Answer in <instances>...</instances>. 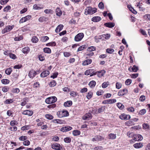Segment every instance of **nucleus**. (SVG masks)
Wrapping results in <instances>:
<instances>
[{
	"instance_id": "nucleus-1",
	"label": "nucleus",
	"mask_w": 150,
	"mask_h": 150,
	"mask_svg": "<svg viewBox=\"0 0 150 150\" xmlns=\"http://www.w3.org/2000/svg\"><path fill=\"white\" fill-rule=\"evenodd\" d=\"M97 11V9L95 8H92L91 7H87L85 12V14L86 15L88 14H92L95 13Z\"/></svg>"
},
{
	"instance_id": "nucleus-2",
	"label": "nucleus",
	"mask_w": 150,
	"mask_h": 150,
	"mask_svg": "<svg viewBox=\"0 0 150 150\" xmlns=\"http://www.w3.org/2000/svg\"><path fill=\"white\" fill-rule=\"evenodd\" d=\"M92 137V138L91 139V140L93 142L101 141L105 139L104 137L99 135L93 136Z\"/></svg>"
},
{
	"instance_id": "nucleus-3",
	"label": "nucleus",
	"mask_w": 150,
	"mask_h": 150,
	"mask_svg": "<svg viewBox=\"0 0 150 150\" xmlns=\"http://www.w3.org/2000/svg\"><path fill=\"white\" fill-rule=\"evenodd\" d=\"M57 115L59 117L62 118L68 116L69 113L67 111H60L57 112Z\"/></svg>"
},
{
	"instance_id": "nucleus-4",
	"label": "nucleus",
	"mask_w": 150,
	"mask_h": 150,
	"mask_svg": "<svg viewBox=\"0 0 150 150\" xmlns=\"http://www.w3.org/2000/svg\"><path fill=\"white\" fill-rule=\"evenodd\" d=\"M57 98L55 96L49 97L45 99V102L47 104H51L56 101Z\"/></svg>"
},
{
	"instance_id": "nucleus-5",
	"label": "nucleus",
	"mask_w": 150,
	"mask_h": 150,
	"mask_svg": "<svg viewBox=\"0 0 150 150\" xmlns=\"http://www.w3.org/2000/svg\"><path fill=\"white\" fill-rule=\"evenodd\" d=\"M106 71L104 70H103L101 71H97L96 72L94 73L93 74L91 75L90 76H92L93 75H95L96 74L97 76L99 77H101L103 76L105 73Z\"/></svg>"
},
{
	"instance_id": "nucleus-6",
	"label": "nucleus",
	"mask_w": 150,
	"mask_h": 150,
	"mask_svg": "<svg viewBox=\"0 0 150 150\" xmlns=\"http://www.w3.org/2000/svg\"><path fill=\"white\" fill-rule=\"evenodd\" d=\"M84 37L83 33H80L77 34L74 38V40L78 42L81 41Z\"/></svg>"
},
{
	"instance_id": "nucleus-7",
	"label": "nucleus",
	"mask_w": 150,
	"mask_h": 150,
	"mask_svg": "<svg viewBox=\"0 0 150 150\" xmlns=\"http://www.w3.org/2000/svg\"><path fill=\"white\" fill-rule=\"evenodd\" d=\"M14 26L13 25L12 26L10 25L7 26L2 30V33L4 34L10 31L13 28Z\"/></svg>"
},
{
	"instance_id": "nucleus-8",
	"label": "nucleus",
	"mask_w": 150,
	"mask_h": 150,
	"mask_svg": "<svg viewBox=\"0 0 150 150\" xmlns=\"http://www.w3.org/2000/svg\"><path fill=\"white\" fill-rule=\"evenodd\" d=\"M52 148L53 149L57 150H61L62 149V147L60 144L56 143H55L52 145Z\"/></svg>"
},
{
	"instance_id": "nucleus-9",
	"label": "nucleus",
	"mask_w": 150,
	"mask_h": 150,
	"mask_svg": "<svg viewBox=\"0 0 150 150\" xmlns=\"http://www.w3.org/2000/svg\"><path fill=\"white\" fill-rule=\"evenodd\" d=\"M143 139L142 136L139 134H136L133 137V138L131 141L134 140V141H139Z\"/></svg>"
},
{
	"instance_id": "nucleus-10",
	"label": "nucleus",
	"mask_w": 150,
	"mask_h": 150,
	"mask_svg": "<svg viewBox=\"0 0 150 150\" xmlns=\"http://www.w3.org/2000/svg\"><path fill=\"white\" fill-rule=\"evenodd\" d=\"M31 18V16L30 15H28L25 17L22 18L20 20V23H22L25 22L28 20H29Z\"/></svg>"
},
{
	"instance_id": "nucleus-11",
	"label": "nucleus",
	"mask_w": 150,
	"mask_h": 150,
	"mask_svg": "<svg viewBox=\"0 0 150 150\" xmlns=\"http://www.w3.org/2000/svg\"><path fill=\"white\" fill-rule=\"evenodd\" d=\"M116 102L115 99H108L105 100L103 101L102 103L104 104H113Z\"/></svg>"
},
{
	"instance_id": "nucleus-12",
	"label": "nucleus",
	"mask_w": 150,
	"mask_h": 150,
	"mask_svg": "<svg viewBox=\"0 0 150 150\" xmlns=\"http://www.w3.org/2000/svg\"><path fill=\"white\" fill-rule=\"evenodd\" d=\"M119 118L122 120H127L130 119L131 117L129 115L122 114L119 116Z\"/></svg>"
},
{
	"instance_id": "nucleus-13",
	"label": "nucleus",
	"mask_w": 150,
	"mask_h": 150,
	"mask_svg": "<svg viewBox=\"0 0 150 150\" xmlns=\"http://www.w3.org/2000/svg\"><path fill=\"white\" fill-rule=\"evenodd\" d=\"M22 114L23 115H28V116H31L33 114V112L31 110H24Z\"/></svg>"
},
{
	"instance_id": "nucleus-14",
	"label": "nucleus",
	"mask_w": 150,
	"mask_h": 150,
	"mask_svg": "<svg viewBox=\"0 0 150 150\" xmlns=\"http://www.w3.org/2000/svg\"><path fill=\"white\" fill-rule=\"evenodd\" d=\"M50 74L49 71L45 70L43 71L40 74V76L42 78H44Z\"/></svg>"
},
{
	"instance_id": "nucleus-15",
	"label": "nucleus",
	"mask_w": 150,
	"mask_h": 150,
	"mask_svg": "<svg viewBox=\"0 0 150 150\" xmlns=\"http://www.w3.org/2000/svg\"><path fill=\"white\" fill-rule=\"evenodd\" d=\"M72 129V127L70 126H65L62 127L60 131L62 132H65L69 131Z\"/></svg>"
},
{
	"instance_id": "nucleus-16",
	"label": "nucleus",
	"mask_w": 150,
	"mask_h": 150,
	"mask_svg": "<svg viewBox=\"0 0 150 150\" xmlns=\"http://www.w3.org/2000/svg\"><path fill=\"white\" fill-rule=\"evenodd\" d=\"M92 118V115L91 113L89 112L83 116V120L91 119Z\"/></svg>"
},
{
	"instance_id": "nucleus-17",
	"label": "nucleus",
	"mask_w": 150,
	"mask_h": 150,
	"mask_svg": "<svg viewBox=\"0 0 150 150\" xmlns=\"http://www.w3.org/2000/svg\"><path fill=\"white\" fill-rule=\"evenodd\" d=\"M92 62V60L90 59H88L84 61L82 63L83 66H86L91 63Z\"/></svg>"
},
{
	"instance_id": "nucleus-18",
	"label": "nucleus",
	"mask_w": 150,
	"mask_h": 150,
	"mask_svg": "<svg viewBox=\"0 0 150 150\" xmlns=\"http://www.w3.org/2000/svg\"><path fill=\"white\" fill-rule=\"evenodd\" d=\"M36 74H37V72L34 70H32L29 71L28 75L30 78H33Z\"/></svg>"
},
{
	"instance_id": "nucleus-19",
	"label": "nucleus",
	"mask_w": 150,
	"mask_h": 150,
	"mask_svg": "<svg viewBox=\"0 0 150 150\" xmlns=\"http://www.w3.org/2000/svg\"><path fill=\"white\" fill-rule=\"evenodd\" d=\"M138 67L135 65H134L132 67H130L128 69V70L130 71L136 72L138 70Z\"/></svg>"
},
{
	"instance_id": "nucleus-20",
	"label": "nucleus",
	"mask_w": 150,
	"mask_h": 150,
	"mask_svg": "<svg viewBox=\"0 0 150 150\" xmlns=\"http://www.w3.org/2000/svg\"><path fill=\"white\" fill-rule=\"evenodd\" d=\"M18 73L17 71L16 72L13 73L11 76V78L13 79L16 80L18 78Z\"/></svg>"
},
{
	"instance_id": "nucleus-21",
	"label": "nucleus",
	"mask_w": 150,
	"mask_h": 150,
	"mask_svg": "<svg viewBox=\"0 0 150 150\" xmlns=\"http://www.w3.org/2000/svg\"><path fill=\"white\" fill-rule=\"evenodd\" d=\"M104 25L109 28H112L115 25V24L113 23H106L104 24Z\"/></svg>"
},
{
	"instance_id": "nucleus-22",
	"label": "nucleus",
	"mask_w": 150,
	"mask_h": 150,
	"mask_svg": "<svg viewBox=\"0 0 150 150\" xmlns=\"http://www.w3.org/2000/svg\"><path fill=\"white\" fill-rule=\"evenodd\" d=\"M94 73L93 70L92 69H89L86 70L85 72V74L86 75H88L89 74H93Z\"/></svg>"
},
{
	"instance_id": "nucleus-23",
	"label": "nucleus",
	"mask_w": 150,
	"mask_h": 150,
	"mask_svg": "<svg viewBox=\"0 0 150 150\" xmlns=\"http://www.w3.org/2000/svg\"><path fill=\"white\" fill-rule=\"evenodd\" d=\"M101 18L99 16H95L93 17L91 19L92 21L94 22H97L100 20Z\"/></svg>"
},
{
	"instance_id": "nucleus-24",
	"label": "nucleus",
	"mask_w": 150,
	"mask_h": 150,
	"mask_svg": "<svg viewBox=\"0 0 150 150\" xmlns=\"http://www.w3.org/2000/svg\"><path fill=\"white\" fill-rule=\"evenodd\" d=\"M22 51L23 53L27 54L30 51V49L28 47H25L22 49Z\"/></svg>"
},
{
	"instance_id": "nucleus-25",
	"label": "nucleus",
	"mask_w": 150,
	"mask_h": 150,
	"mask_svg": "<svg viewBox=\"0 0 150 150\" xmlns=\"http://www.w3.org/2000/svg\"><path fill=\"white\" fill-rule=\"evenodd\" d=\"M133 146L136 148H140L143 146V145L141 143H138L134 144Z\"/></svg>"
},
{
	"instance_id": "nucleus-26",
	"label": "nucleus",
	"mask_w": 150,
	"mask_h": 150,
	"mask_svg": "<svg viewBox=\"0 0 150 150\" xmlns=\"http://www.w3.org/2000/svg\"><path fill=\"white\" fill-rule=\"evenodd\" d=\"M125 91H126L127 92V90L125 89H123L122 90H120L118 93V95L119 96H123L125 94V93H124V92Z\"/></svg>"
},
{
	"instance_id": "nucleus-27",
	"label": "nucleus",
	"mask_w": 150,
	"mask_h": 150,
	"mask_svg": "<svg viewBox=\"0 0 150 150\" xmlns=\"http://www.w3.org/2000/svg\"><path fill=\"white\" fill-rule=\"evenodd\" d=\"M72 101L71 100H69L65 102L64 105L66 107H68L72 105Z\"/></svg>"
},
{
	"instance_id": "nucleus-28",
	"label": "nucleus",
	"mask_w": 150,
	"mask_h": 150,
	"mask_svg": "<svg viewBox=\"0 0 150 150\" xmlns=\"http://www.w3.org/2000/svg\"><path fill=\"white\" fill-rule=\"evenodd\" d=\"M56 14L57 16H60L62 15V12L59 8H57L56 10Z\"/></svg>"
},
{
	"instance_id": "nucleus-29",
	"label": "nucleus",
	"mask_w": 150,
	"mask_h": 150,
	"mask_svg": "<svg viewBox=\"0 0 150 150\" xmlns=\"http://www.w3.org/2000/svg\"><path fill=\"white\" fill-rule=\"evenodd\" d=\"M88 85L91 88H93L95 87L96 85V82L94 81H91L89 83Z\"/></svg>"
},
{
	"instance_id": "nucleus-30",
	"label": "nucleus",
	"mask_w": 150,
	"mask_h": 150,
	"mask_svg": "<svg viewBox=\"0 0 150 150\" xmlns=\"http://www.w3.org/2000/svg\"><path fill=\"white\" fill-rule=\"evenodd\" d=\"M14 101V100L13 99H7L4 102V103L5 104H8L12 103Z\"/></svg>"
},
{
	"instance_id": "nucleus-31",
	"label": "nucleus",
	"mask_w": 150,
	"mask_h": 150,
	"mask_svg": "<svg viewBox=\"0 0 150 150\" xmlns=\"http://www.w3.org/2000/svg\"><path fill=\"white\" fill-rule=\"evenodd\" d=\"M109 139H114L116 137V134L113 133H110L108 135Z\"/></svg>"
},
{
	"instance_id": "nucleus-32",
	"label": "nucleus",
	"mask_w": 150,
	"mask_h": 150,
	"mask_svg": "<svg viewBox=\"0 0 150 150\" xmlns=\"http://www.w3.org/2000/svg\"><path fill=\"white\" fill-rule=\"evenodd\" d=\"M47 20V18L45 16L40 17L38 19L39 21L41 22H42L44 21H46Z\"/></svg>"
},
{
	"instance_id": "nucleus-33",
	"label": "nucleus",
	"mask_w": 150,
	"mask_h": 150,
	"mask_svg": "<svg viewBox=\"0 0 150 150\" xmlns=\"http://www.w3.org/2000/svg\"><path fill=\"white\" fill-rule=\"evenodd\" d=\"M49 39V37L47 36H45L41 37L40 40L42 42H45Z\"/></svg>"
},
{
	"instance_id": "nucleus-34",
	"label": "nucleus",
	"mask_w": 150,
	"mask_h": 150,
	"mask_svg": "<svg viewBox=\"0 0 150 150\" xmlns=\"http://www.w3.org/2000/svg\"><path fill=\"white\" fill-rule=\"evenodd\" d=\"M12 69L10 67L7 69L5 71V73L8 75H10L12 71Z\"/></svg>"
},
{
	"instance_id": "nucleus-35",
	"label": "nucleus",
	"mask_w": 150,
	"mask_h": 150,
	"mask_svg": "<svg viewBox=\"0 0 150 150\" xmlns=\"http://www.w3.org/2000/svg\"><path fill=\"white\" fill-rule=\"evenodd\" d=\"M73 134L74 136H77L80 134V131L78 130H74L73 132Z\"/></svg>"
},
{
	"instance_id": "nucleus-36",
	"label": "nucleus",
	"mask_w": 150,
	"mask_h": 150,
	"mask_svg": "<svg viewBox=\"0 0 150 150\" xmlns=\"http://www.w3.org/2000/svg\"><path fill=\"white\" fill-rule=\"evenodd\" d=\"M2 83L4 84H8L10 82L9 80L6 79H3L1 80Z\"/></svg>"
},
{
	"instance_id": "nucleus-37",
	"label": "nucleus",
	"mask_w": 150,
	"mask_h": 150,
	"mask_svg": "<svg viewBox=\"0 0 150 150\" xmlns=\"http://www.w3.org/2000/svg\"><path fill=\"white\" fill-rule=\"evenodd\" d=\"M43 51L45 53H51V49L48 47H45L43 49Z\"/></svg>"
},
{
	"instance_id": "nucleus-38",
	"label": "nucleus",
	"mask_w": 150,
	"mask_h": 150,
	"mask_svg": "<svg viewBox=\"0 0 150 150\" xmlns=\"http://www.w3.org/2000/svg\"><path fill=\"white\" fill-rule=\"evenodd\" d=\"M86 45H83L80 46L78 48L77 51L78 52L81 51L84 49H86Z\"/></svg>"
},
{
	"instance_id": "nucleus-39",
	"label": "nucleus",
	"mask_w": 150,
	"mask_h": 150,
	"mask_svg": "<svg viewBox=\"0 0 150 150\" xmlns=\"http://www.w3.org/2000/svg\"><path fill=\"white\" fill-rule=\"evenodd\" d=\"M19 139L21 141H25L27 139V137L26 136H21L19 138Z\"/></svg>"
},
{
	"instance_id": "nucleus-40",
	"label": "nucleus",
	"mask_w": 150,
	"mask_h": 150,
	"mask_svg": "<svg viewBox=\"0 0 150 150\" xmlns=\"http://www.w3.org/2000/svg\"><path fill=\"white\" fill-rule=\"evenodd\" d=\"M38 41V39L36 36L33 37L31 41L33 42L36 43H37Z\"/></svg>"
},
{
	"instance_id": "nucleus-41",
	"label": "nucleus",
	"mask_w": 150,
	"mask_h": 150,
	"mask_svg": "<svg viewBox=\"0 0 150 150\" xmlns=\"http://www.w3.org/2000/svg\"><path fill=\"white\" fill-rule=\"evenodd\" d=\"M146 112L145 109H144L140 110L138 114L141 115H143Z\"/></svg>"
},
{
	"instance_id": "nucleus-42",
	"label": "nucleus",
	"mask_w": 150,
	"mask_h": 150,
	"mask_svg": "<svg viewBox=\"0 0 150 150\" xmlns=\"http://www.w3.org/2000/svg\"><path fill=\"white\" fill-rule=\"evenodd\" d=\"M56 45V43L54 42H49L46 44V46H55Z\"/></svg>"
},
{
	"instance_id": "nucleus-43",
	"label": "nucleus",
	"mask_w": 150,
	"mask_h": 150,
	"mask_svg": "<svg viewBox=\"0 0 150 150\" xmlns=\"http://www.w3.org/2000/svg\"><path fill=\"white\" fill-rule=\"evenodd\" d=\"M56 83L54 80L52 81L49 84L50 86L51 87H54L56 84Z\"/></svg>"
},
{
	"instance_id": "nucleus-44",
	"label": "nucleus",
	"mask_w": 150,
	"mask_h": 150,
	"mask_svg": "<svg viewBox=\"0 0 150 150\" xmlns=\"http://www.w3.org/2000/svg\"><path fill=\"white\" fill-rule=\"evenodd\" d=\"M118 108L121 110L123 109L124 108V105L120 103H118L117 105Z\"/></svg>"
},
{
	"instance_id": "nucleus-45",
	"label": "nucleus",
	"mask_w": 150,
	"mask_h": 150,
	"mask_svg": "<svg viewBox=\"0 0 150 150\" xmlns=\"http://www.w3.org/2000/svg\"><path fill=\"white\" fill-rule=\"evenodd\" d=\"M30 127L29 125L24 126L21 127V129L23 131L28 130L29 129Z\"/></svg>"
},
{
	"instance_id": "nucleus-46",
	"label": "nucleus",
	"mask_w": 150,
	"mask_h": 150,
	"mask_svg": "<svg viewBox=\"0 0 150 150\" xmlns=\"http://www.w3.org/2000/svg\"><path fill=\"white\" fill-rule=\"evenodd\" d=\"M64 141L66 143H69L71 141V139L70 137H66L64 139Z\"/></svg>"
},
{
	"instance_id": "nucleus-47",
	"label": "nucleus",
	"mask_w": 150,
	"mask_h": 150,
	"mask_svg": "<svg viewBox=\"0 0 150 150\" xmlns=\"http://www.w3.org/2000/svg\"><path fill=\"white\" fill-rule=\"evenodd\" d=\"M125 124L127 126H130L134 125V123L131 121H129L126 122L125 123Z\"/></svg>"
},
{
	"instance_id": "nucleus-48",
	"label": "nucleus",
	"mask_w": 150,
	"mask_h": 150,
	"mask_svg": "<svg viewBox=\"0 0 150 150\" xmlns=\"http://www.w3.org/2000/svg\"><path fill=\"white\" fill-rule=\"evenodd\" d=\"M142 126L143 129H149V126L148 124L144 123Z\"/></svg>"
},
{
	"instance_id": "nucleus-49",
	"label": "nucleus",
	"mask_w": 150,
	"mask_h": 150,
	"mask_svg": "<svg viewBox=\"0 0 150 150\" xmlns=\"http://www.w3.org/2000/svg\"><path fill=\"white\" fill-rule=\"evenodd\" d=\"M105 108L104 107H102L98 110V113H100L103 112L105 110Z\"/></svg>"
},
{
	"instance_id": "nucleus-50",
	"label": "nucleus",
	"mask_w": 150,
	"mask_h": 150,
	"mask_svg": "<svg viewBox=\"0 0 150 150\" xmlns=\"http://www.w3.org/2000/svg\"><path fill=\"white\" fill-rule=\"evenodd\" d=\"M30 141L27 140H26L23 142V144L26 146H28L30 144Z\"/></svg>"
},
{
	"instance_id": "nucleus-51",
	"label": "nucleus",
	"mask_w": 150,
	"mask_h": 150,
	"mask_svg": "<svg viewBox=\"0 0 150 150\" xmlns=\"http://www.w3.org/2000/svg\"><path fill=\"white\" fill-rule=\"evenodd\" d=\"M108 85L109 83L108 82H105L102 83V86L103 88H106Z\"/></svg>"
},
{
	"instance_id": "nucleus-52",
	"label": "nucleus",
	"mask_w": 150,
	"mask_h": 150,
	"mask_svg": "<svg viewBox=\"0 0 150 150\" xmlns=\"http://www.w3.org/2000/svg\"><path fill=\"white\" fill-rule=\"evenodd\" d=\"M45 117L46 118L49 120L52 119L53 117L52 115L50 114H46L45 115Z\"/></svg>"
},
{
	"instance_id": "nucleus-53",
	"label": "nucleus",
	"mask_w": 150,
	"mask_h": 150,
	"mask_svg": "<svg viewBox=\"0 0 150 150\" xmlns=\"http://www.w3.org/2000/svg\"><path fill=\"white\" fill-rule=\"evenodd\" d=\"M92 93L91 92H89L88 93L86 96L87 98L88 99H90L92 97Z\"/></svg>"
},
{
	"instance_id": "nucleus-54",
	"label": "nucleus",
	"mask_w": 150,
	"mask_h": 150,
	"mask_svg": "<svg viewBox=\"0 0 150 150\" xmlns=\"http://www.w3.org/2000/svg\"><path fill=\"white\" fill-rule=\"evenodd\" d=\"M9 89V88L7 86L3 87L2 89V91L4 92H7Z\"/></svg>"
},
{
	"instance_id": "nucleus-55",
	"label": "nucleus",
	"mask_w": 150,
	"mask_h": 150,
	"mask_svg": "<svg viewBox=\"0 0 150 150\" xmlns=\"http://www.w3.org/2000/svg\"><path fill=\"white\" fill-rule=\"evenodd\" d=\"M88 50L90 52L96 50V47L94 46L90 47L88 48Z\"/></svg>"
},
{
	"instance_id": "nucleus-56",
	"label": "nucleus",
	"mask_w": 150,
	"mask_h": 150,
	"mask_svg": "<svg viewBox=\"0 0 150 150\" xmlns=\"http://www.w3.org/2000/svg\"><path fill=\"white\" fill-rule=\"evenodd\" d=\"M58 75V73L57 72H55L52 75H51L50 77L53 79H54L56 78Z\"/></svg>"
},
{
	"instance_id": "nucleus-57",
	"label": "nucleus",
	"mask_w": 150,
	"mask_h": 150,
	"mask_svg": "<svg viewBox=\"0 0 150 150\" xmlns=\"http://www.w3.org/2000/svg\"><path fill=\"white\" fill-rule=\"evenodd\" d=\"M132 81L131 79H128L125 81V83L127 85H129L131 83Z\"/></svg>"
},
{
	"instance_id": "nucleus-58",
	"label": "nucleus",
	"mask_w": 150,
	"mask_h": 150,
	"mask_svg": "<svg viewBox=\"0 0 150 150\" xmlns=\"http://www.w3.org/2000/svg\"><path fill=\"white\" fill-rule=\"evenodd\" d=\"M140 128L139 126H135L132 127H131V129H132L135 130L140 129Z\"/></svg>"
},
{
	"instance_id": "nucleus-59",
	"label": "nucleus",
	"mask_w": 150,
	"mask_h": 150,
	"mask_svg": "<svg viewBox=\"0 0 150 150\" xmlns=\"http://www.w3.org/2000/svg\"><path fill=\"white\" fill-rule=\"evenodd\" d=\"M70 94L71 96L74 97H75L77 95L76 92L74 91H72L70 92Z\"/></svg>"
},
{
	"instance_id": "nucleus-60",
	"label": "nucleus",
	"mask_w": 150,
	"mask_h": 150,
	"mask_svg": "<svg viewBox=\"0 0 150 150\" xmlns=\"http://www.w3.org/2000/svg\"><path fill=\"white\" fill-rule=\"evenodd\" d=\"M106 52L110 54H111L114 51V50L112 49L108 48L106 50Z\"/></svg>"
},
{
	"instance_id": "nucleus-61",
	"label": "nucleus",
	"mask_w": 150,
	"mask_h": 150,
	"mask_svg": "<svg viewBox=\"0 0 150 150\" xmlns=\"http://www.w3.org/2000/svg\"><path fill=\"white\" fill-rule=\"evenodd\" d=\"M122 85L120 83L117 82L116 83V87L117 88L119 89L121 87Z\"/></svg>"
},
{
	"instance_id": "nucleus-62",
	"label": "nucleus",
	"mask_w": 150,
	"mask_h": 150,
	"mask_svg": "<svg viewBox=\"0 0 150 150\" xmlns=\"http://www.w3.org/2000/svg\"><path fill=\"white\" fill-rule=\"evenodd\" d=\"M110 35L108 34H104L103 37L106 39H108L110 37Z\"/></svg>"
},
{
	"instance_id": "nucleus-63",
	"label": "nucleus",
	"mask_w": 150,
	"mask_h": 150,
	"mask_svg": "<svg viewBox=\"0 0 150 150\" xmlns=\"http://www.w3.org/2000/svg\"><path fill=\"white\" fill-rule=\"evenodd\" d=\"M10 124L12 126L16 125H17L16 121V120L11 121L10 122Z\"/></svg>"
},
{
	"instance_id": "nucleus-64",
	"label": "nucleus",
	"mask_w": 150,
	"mask_h": 150,
	"mask_svg": "<svg viewBox=\"0 0 150 150\" xmlns=\"http://www.w3.org/2000/svg\"><path fill=\"white\" fill-rule=\"evenodd\" d=\"M38 58L39 60L41 61H43L45 59V57L42 55H40L39 56Z\"/></svg>"
}]
</instances>
